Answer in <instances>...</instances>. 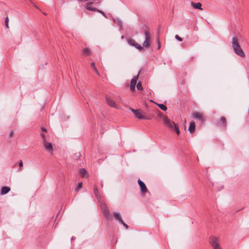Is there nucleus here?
I'll return each instance as SVG.
<instances>
[{
	"mask_svg": "<svg viewBox=\"0 0 249 249\" xmlns=\"http://www.w3.org/2000/svg\"><path fill=\"white\" fill-rule=\"evenodd\" d=\"M161 117L163 122L164 124L167 127L170 129L171 130L175 131L178 135L180 133L179 127L177 124L174 122L168 119L167 116L164 115L163 114L161 115Z\"/></svg>",
	"mask_w": 249,
	"mask_h": 249,
	"instance_id": "nucleus-1",
	"label": "nucleus"
},
{
	"mask_svg": "<svg viewBox=\"0 0 249 249\" xmlns=\"http://www.w3.org/2000/svg\"><path fill=\"white\" fill-rule=\"evenodd\" d=\"M232 47L234 53L241 57H244L245 54L238 43L235 37L232 38Z\"/></svg>",
	"mask_w": 249,
	"mask_h": 249,
	"instance_id": "nucleus-2",
	"label": "nucleus"
},
{
	"mask_svg": "<svg viewBox=\"0 0 249 249\" xmlns=\"http://www.w3.org/2000/svg\"><path fill=\"white\" fill-rule=\"evenodd\" d=\"M144 34L145 35V40L143 43V46L144 47L148 48L150 46L151 42V35L148 31H145Z\"/></svg>",
	"mask_w": 249,
	"mask_h": 249,
	"instance_id": "nucleus-3",
	"label": "nucleus"
},
{
	"mask_svg": "<svg viewBox=\"0 0 249 249\" xmlns=\"http://www.w3.org/2000/svg\"><path fill=\"white\" fill-rule=\"evenodd\" d=\"M131 111L134 113L135 117L139 119L149 120L151 118L145 117L142 114V112L139 109H134L130 108Z\"/></svg>",
	"mask_w": 249,
	"mask_h": 249,
	"instance_id": "nucleus-4",
	"label": "nucleus"
},
{
	"mask_svg": "<svg viewBox=\"0 0 249 249\" xmlns=\"http://www.w3.org/2000/svg\"><path fill=\"white\" fill-rule=\"evenodd\" d=\"M102 211L104 213V216L108 220L112 219V216L110 214L107 207L105 204H102L101 206Z\"/></svg>",
	"mask_w": 249,
	"mask_h": 249,
	"instance_id": "nucleus-5",
	"label": "nucleus"
},
{
	"mask_svg": "<svg viewBox=\"0 0 249 249\" xmlns=\"http://www.w3.org/2000/svg\"><path fill=\"white\" fill-rule=\"evenodd\" d=\"M210 242L213 249H221L217 242V238L216 237H212Z\"/></svg>",
	"mask_w": 249,
	"mask_h": 249,
	"instance_id": "nucleus-6",
	"label": "nucleus"
},
{
	"mask_svg": "<svg viewBox=\"0 0 249 249\" xmlns=\"http://www.w3.org/2000/svg\"><path fill=\"white\" fill-rule=\"evenodd\" d=\"M139 74L137 75L134 76L131 80L130 89L131 90H134L135 89V86L137 83V81L138 79Z\"/></svg>",
	"mask_w": 249,
	"mask_h": 249,
	"instance_id": "nucleus-7",
	"label": "nucleus"
},
{
	"mask_svg": "<svg viewBox=\"0 0 249 249\" xmlns=\"http://www.w3.org/2000/svg\"><path fill=\"white\" fill-rule=\"evenodd\" d=\"M193 117L196 119L200 121L201 122H203L204 118L202 114L198 112H194L192 114Z\"/></svg>",
	"mask_w": 249,
	"mask_h": 249,
	"instance_id": "nucleus-8",
	"label": "nucleus"
},
{
	"mask_svg": "<svg viewBox=\"0 0 249 249\" xmlns=\"http://www.w3.org/2000/svg\"><path fill=\"white\" fill-rule=\"evenodd\" d=\"M138 182L140 187L142 193H145L147 192V190L146 186L145 184H144V183L143 181H142V180H141L140 179H139L138 180Z\"/></svg>",
	"mask_w": 249,
	"mask_h": 249,
	"instance_id": "nucleus-9",
	"label": "nucleus"
},
{
	"mask_svg": "<svg viewBox=\"0 0 249 249\" xmlns=\"http://www.w3.org/2000/svg\"><path fill=\"white\" fill-rule=\"evenodd\" d=\"M43 144L45 149L46 150H47L48 151H51L52 152L53 148L51 143L45 141L43 142Z\"/></svg>",
	"mask_w": 249,
	"mask_h": 249,
	"instance_id": "nucleus-10",
	"label": "nucleus"
},
{
	"mask_svg": "<svg viewBox=\"0 0 249 249\" xmlns=\"http://www.w3.org/2000/svg\"><path fill=\"white\" fill-rule=\"evenodd\" d=\"M106 100L108 106H109L111 107L117 108V107L116 105V103L113 100H112L109 97H106Z\"/></svg>",
	"mask_w": 249,
	"mask_h": 249,
	"instance_id": "nucleus-11",
	"label": "nucleus"
},
{
	"mask_svg": "<svg viewBox=\"0 0 249 249\" xmlns=\"http://www.w3.org/2000/svg\"><path fill=\"white\" fill-rule=\"evenodd\" d=\"M191 5L194 9H200V10H202V9L201 8L202 4L200 2L195 3L194 2H191Z\"/></svg>",
	"mask_w": 249,
	"mask_h": 249,
	"instance_id": "nucleus-12",
	"label": "nucleus"
},
{
	"mask_svg": "<svg viewBox=\"0 0 249 249\" xmlns=\"http://www.w3.org/2000/svg\"><path fill=\"white\" fill-rule=\"evenodd\" d=\"M188 130L191 133H193L194 132L195 130V123L194 121H192L190 122Z\"/></svg>",
	"mask_w": 249,
	"mask_h": 249,
	"instance_id": "nucleus-13",
	"label": "nucleus"
},
{
	"mask_svg": "<svg viewBox=\"0 0 249 249\" xmlns=\"http://www.w3.org/2000/svg\"><path fill=\"white\" fill-rule=\"evenodd\" d=\"M114 216L116 220H117L119 222L122 223L123 222V219L122 218V216L120 213H118L117 212H114L113 213Z\"/></svg>",
	"mask_w": 249,
	"mask_h": 249,
	"instance_id": "nucleus-14",
	"label": "nucleus"
},
{
	"mask_svg": "<svg viewBox=\"0 0 249 249\" xmlns=\"http://www.w3.org/2000/svg\"><path fill=\"white\" fill-rule=\"evenodd\" d=\"M10 191V188L7 186L2 187L1 190L0 194L4 195L8 193Z\"/></svg>",
	"mask_w": 249,
	"mask_h": 249,
	"instance_id": "nucleus-15",
	"label": "nucleus"
},
{
	"mask_svg": "<svg viewBox=\"0 0 249 249\" xmlns=\"http://www.w3.org/2000/svg\"><path fill=\"white\" fill-rule=\"evenodd\" d=\"M80 176L84 178V177H88V173H87V172L86 171V170L84 168H81L80 170Z\"/></svg>",
	"mask_w": 249,
	"mask_h": 249,
	"instance_id": "nucleus-16",
	"label": "nucleus"
},
{
	"mask_svg": "<svg viewBox=\"0 0 249 249\" xmlns=\"http://www.w3.org/2000/svg\"><path fill=\"white\" fill-rule=\"evenodd\" d=\"M113 21L116 23L121 29L122 28V21L119 18H115L113 19Z\"/></svg>",
	"mask_w": 249,
	"mask_h": 249,
	"instance_id": "nucleus-17",
	"label": "nucleus"
},
{
	"mask_svg": "<svg viewBox=\"0 0 249 249\" xmlns=\"http://www.w3.org/2000/svg\"><path fill=\"white\" fill-rule=\"evenodd\" d=\"M91 53L89 49L86 48L84 49L83 51V54L86 56H89L90 55Z\"/></svg>",
	"mask_w": 249,
	"mask_h": 249,
	"instance_id": "nucleus-18",
	"label": "nucleus"
},
{
	"mask_svg": "<svg viewBox=\"0 0 249 249\" xmlns=\"http://www.w3.org/2000/svg\"><path fill=\"white\" fill-rule=\"evenodd\" d=\"M91 67L93 69V70H94L95 72L98 75H100V73H99L97 69H96L95 66V63L94 62H92L91 64Z\"/></svg>",
	"mask_w": 249,
	"mask_h": 249,
	"instance_id": "nucleus-19",
	"label": "nucleus"
},
{
	"mask_svg": "<svg viewBox=\"0 0 249 249\" xmlns=\"http://www.w3.org/2000/svg\"><path fill=\"white\" fill-rule=\"evenodd\" d=\"M136 48L139 50H142L143 49V47L141 46V45L137 43H135L134 46Z\"/></svg>",
	"mask_w": 249,
	"mask_h": 249,
	"instance_id": "nucleus-20",
	"label": "nucleus"
},
{
	"mask_svg": "<svg viewBox=\"0 0 249 249\" xmlns=\"http://www.w3.org/2000/svg\"><path fill=\"white\" fill-rule=\"evenodd\" d=\"M127 42H128L129 45H130L131 46H134L135 44V43H136L135 40H133V39H129L127 40Z\"/></svg>",
	"mask_w": 249,
	"mask_h": 249,
	"instance_id": "nucleus-21",
	"label": "nucleus"
},
{
	"mask_svg": "<svg viewBox=\"0 0 249 249\" xmlns=\"http://www.w3.org/2000/svg\"><path fill=\"white\" fill-rule=\"evenodd\" d=\"M158 107L162 110L166 111L167 107L163 104H158Z\"/></svg>",
	"mask_w": 249,
	"mask_h": 249,
	"instance_id": "nucleus-22",
	"label": "nucleus"
},
{
	"mask_svg": "<svg viewBox=\"0 0 249 249\" xmlns=\"http://www.w3.org/2000/svg\"><path fill=\"white\" fill-rule=\"evenodd\" d=\"M87 8L91 11H95L96 9L93 7L90 3H87Z\"/></svg>",
	"mask_w": 249,
	"mask_h": 249,
	"instance_id": "nucleus-23",
	"label": "nucleus"
},
{
	"mask_svg": "<svg viewBox=\"0 0 249 249\" xmlns=\"http://www.w3.org/2000/svg\"><path fill=\"white\" fill-rule=\"evenodd\" d=\"M137 89L138 90H143V88L142 87V83L141 82H139L137 84Z\"/></svg>",
	"mask_w": 249,
	"mask_h": 249,
	"instance_id": "nucleus-24",
	"label": "nucleus"
},
{
	"mask_svg": "<svg viewBox=\"0 0 249 249\" xmlns=\"http://www.w3.org/2000/svg\"><path fill=\"white\" fill-rule=\"evenodd\" d=\"M94 193L96 197H98L99 191L98 190L97 187L95 186H94Z\"/></svg>",
	"mask_w": 249,
	"mask_h": 249,
	"instance_id": "nucleus-25",
	"label": "nucleus"
},
{
	"mask_svg": "<svg viewBox=\"0 0 249 249\" xmlns=\"http://www.w3.org/2000/svg\"><path fill=\"white\" fill-rule=\"evenodd\" d=\"M220 120L221 121V122L224 125V126H226V122H227V121H226V119L225 118V117H221L220 118Z\"/></svg>",
	"mask_w": 249,
	"mask_h": 249,
	"instance_id": "nucleus-26",
	"label": "nucleus"
},
{
	"mask_svg": "<svg viewBox=\"0 0 249 249\" xmlns=\"http://www.w3.org/2000/svg\"><path fill=\"white\" fill-rule=\"evenodd\" d=\"M82 187V183L80 182L78 184L76 188L75 189L76 191H78Z\"/></svg>",
	"mask_w": 249,
	"mask_h": 249,
	"instance_id": "nucleus-27",
	"label": "nucleus"
},
{
	"mask_svg": "<svg viewBox=\"0 0 249 249\" xmlns=\"http://www.w3.org/2000/svg\"><path fill=\"white\" fill-rule=\"evenodd\" d=\"M8 22H9V19H8V18L7 17L5 20V26H6V28L8 29L9 28Z\"/></svg>",
	"mask_w": 249,
	"mask_h": 249,
	"instance_id": "nucleus-28",
	"label": "nucleus"
},
{
	"mask_svg": "<svg viewBox=\"0 0 249 249\" xmlns=\"http://www.w3.org/2000/svg\"><path fill=\"white\" fill-rule=\"evenodd\" d=\"M41 138H42V139L43 140V142H45V141H47V139H46V136H45L44 134L41 133Z\"/></svg>",
	"mask_w": 249,
	"mask_h": 249,
	"instance_id": "nucleus-29",
	"label": "nucleus"
},
{
	"mask_svg": "<svg viewBox=\"0 0 249 249\" xmlns=\"http://www.w3.org/2000/svg\"><path fill=\"white\" fill-rule=\"evenodd\" d=\"M175 38L178 40L179 41H182V39L181 37L179 36L178 35H176Z\"/></svg>",
	"mask_w": 249,
	"mask_h": 249,
	"instance_id": "nucleus-30",
	"label": "nucleus"
},
{
	"mask_svg": "<svg viewBox=\"0 0 249 249\" xmlns=\"http://www.w3.org/2000/svg\"><path fill=\"white\" fill-rule=\"evenodd\" d=\"M121 224H122L123 225V226L126 228V229H128V225L125 224L124 221L123 220V222L122 223H121Z\"/></svg>",
	"mask_w": 249,
	"mask_h": 249,
	"instance_id": "nucleus-31",
	"label": "nucleus"
},
{
	"mask_svg": "<svg viewBox=\"0 0 249 249\" xmlns=\"http://www.w3.org/2000/svg\"><path fill=\"white\" fill-rule=\"evenodd\" d=\"M19 166L21 167L23 166V162L21 160H20L18 163Z\"/></svg>",
	"mask_w": 249,
	"mask_h": 249,
	"instance_id": "nucleus-32",
	"label": "nucleus"
},
{
	"mask_svg": "<svg viewBox=\"0 0 249 249\" xmlns=\"http://www.w3.org/2000/svg\"><path fill=\"white\" fill-rule=\"evenodd\" d=\"M160 45L159 41H158V49H160Z\"/></svg>",
	"mask_w": 249,
	"mask_h": 249,
	"instance_id": "nucleus-33",
	"label": "nucleus"
},
{
	"mask_svg": "<svg viewBox=\"0 0 249 249\" xmlns=\"http://www.w3.org/2000/svg\"><path fill=\"white\" fill-rule=\"evenodd\" d=\"M42 130L43 131H45V132L47 131L46 129L45 128H43V127L42 128Z\"/></svg>",
	"mask_w": 249,
	"mask_h": 249,
	"instance_id": "nucleus-34",
	"label": "nucleus"
},
{
	"mask_svg": "<svg viewBox=\"0 0 249 249\" xmlns=\"http://www.w3.org/2000/svg\"><path fill=\"white\" fill-rule=\"evenodd\" d=\"M100 12L102 14V15H103L104 16H105V13L103 12Z\"/></svg>",
	"mask_w": 249,
	"mask_h": 249,
	"instance_id": "nucleus-35",
	"label": "nucleus"
},
{
	"mask_svg": "<svg viewBox=\"0 0 249 249\" xmlns=\"http://www.w3.org/2000/svg\"><path fill=\"white\" fill-rule=\"evenodd\" d=\"M13 134V132H11L10 133V135L11 136Z\"/></svg>",
	"mask_w": 249,
	"mask_h": 249,
	"instance_id": "nucleus-36",
	"label": "nucleus"
},
{
	"mask_svg": "<svg viewBox=\"0 0 249 249\" xmlns=\"http://www.w3.org/2000/svg\"><path fill=\"white\" fill-rule=\"evenodd\" d=\"M71 240H73V237L71 238Z\"/></svg>",
	"mask_w": 249,
	"mask_h": 249,
	"instance_id": "nucleus-37",
	"label": "nucleus"
}]
</instances>
